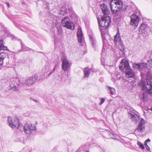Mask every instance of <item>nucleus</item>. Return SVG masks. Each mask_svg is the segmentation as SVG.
<instances>
[{"label": "nucleus", "instance_id": "f257e3e1", "mask_svg": "<svg viewBox=\"0 0 152 152\" xmlns=\"http://www.w3.org/2000/svg\"><path fill=\"white\" fill-rule=\"evenodd\" d=\"M112 12L115 14L123 9V2L121 0H112L110 3Z\"/></svg>", "mask_w": 152, "mask_h": 152}, {"label": "nucleus", "instance_id": "f03ea898", "mask_svg": "<svg viewBox=\"0 0 152 152\" xmlns=\"http://www.w3.org/2000/svg\"><path fill=\"white\" fill-rule=\"evenodd\" d=\"M111 22L110 17L109 16H102L101 20H98L99 29L101 32L104 29H107L110 26Z\"/></svg>", "mask_w": 152, "mask_h": 152}, {"label": "nucleus", "instance_id": "7ed1b4c3", "mask_svg": "<svg viewBox=\"0 0 152 152\" xmlns=\"http://www.w3.org/2000/svg\"><path fill=\"white\" fill-rule=\"evenodd\" d=\"M152 77L147 75L146 78V81L141 85V88L149 94L152 95Z\"/></svg>", "mask_w": 152, "mask_h": 152}, {"label": "nucleus", "instance_id": "20e7f679", "mask_svg": "<svg viewBox=\"0 0 152 152\" xmlns=\"http://www.w3.org/2000/svg\"><path fill=\"white\" fill-rule=\"evenodd\" d=\"M8 121L9 123V125L12 128H17L20 130L23 128L22 125L20 124L18 119L16 117H15L13 119L10 117L8 118Z\"/></svg>", "mask_w": 152, "mask_h": 152}, {"label": "nucleus", "instance_id": "39448f33", "mask_svg": "<svg viewBox=\"0 0 152 152\" xmlns=\"http://www.w3.org/2000/svg\"><path fill=\"white\" fill-rule=\"evenodd\" d=\"M69 19L67 17H65L61 21L62 26L68 29L73 30L75 28V25L73 23L69 21Z\"/></svg>", "mask_w": 152, "mask_h": 152}, {"label": "nucleus", "instance_id": "423d86ee", "mask_svg": "<svg viewBox=\"0 0 152 152\" xmlns=\"http://www.w3.org/2000/svg\"><path fill=\"white\" fill-rule=\"evenodd\" d=\"M130 24L135 28H136L139 24V17L135 14H133L130 16Z\"/></svg>", "mask_w": 152, "mask_h": 152}, {"label": "nucleus", "instance_id": "0eeeda50", "mask_svg": "<svg viewBox=\"0 0 152 152\" xmlns=\"http://www.w3.org/2000/svg\"><path fill=\"white\" fill-rule=\"evenodd\" d=\"M129 61L125 59H123L119 65V69L121 70L124 71V69L126 70L130 69Z\"/></svg>", "mask_w": 152, "mask_h": 152}, {"label": "nucleus", "instance_id": "6e6552de", "mask_svg": "<svg viewBox=\"0 0 152 152\" xmlns=\"http://www.w3.org/2000/svg\"><path fill=\"white\" fill-rule=\"evenodd\" d=\"M100 7L102 13H103L102 16H109L110 13V11L107 5L103 4L101 5Z\"/></svg>", "mask_w": 152, "mask_h": 152}, {"label": "nucleus", "instance_id": "1a4fd4ad", "mask_svg": "<svg viewBox=\"0 0 152 152\" xmlns=\"http://www.w3.org/2000/svg\"><path fill=\"white\" fill-rule=\"evenodd\" d=\"M125 73V76L128 78H133L135 76V72L130 67V69L126 70Z\"/></svg>", "mask_w": 152, "mask_h": 152}, {"label": "nucleus", "instance_id": "9d476101", "mask_svg": "<svg viewBox=\"0 0 152 152\" xmlns=\"http://www.w3.org/2000/svg\"><path fill=\"white\" fill-rule=\"evenodd\" d=\"M23 128L25 132L27 134L31 130H34L35 129V126L31 124H26Z\"/></svg>", "mask_w": 152, "mask_h": 152}, {"label": "nucleus", "instance_id": "9b49d317", "mask_svg": "<svg viewBox=\"0 0 152 152\" xmlns=\"http://www.w3.org/2000/svg\"><path fill=\"white\" fill-rule=\"evenodd\" d=\"M77 37L78 42L79 43L82 42V37L83 34L82 33V30L80 27H79L78 29L77 32Z\"/></svg>", "mask_w": 152, "mask_h": 152}, {"label": "nucleus", "instance_id": "f8f14e48", "mask_svg": "<svg viewBox=\"0 0 152 152\" xmlns=\"http://www.w3.org/2000/svg\"><path fill=\"white\" fill-rule=\"evenodd\" d=\"M37 79V77L36 76L30 77L27 80V84L28 85H32L34 84Z\"/></svg>", "mask_w": 152, "mask_h": 152}, {"label": "nucleus", "instance_id": "ddd939ff", "mask_svg": "<svg viewBox=\"0 0 152 152\" xmlns=\"http://www.w3.org/2000/svg\"><path fill=\"white\" fill-rule=\"evenodd\" d=\"M69 66V63L68 61L64 58L62 61V69L64 71H66L68 68Z\"/></svg>", "mask_w": 152, "mask_h": 152}, {"label": "nucleus", "instance_id": "4468645a", "mask_svg": "<svg viewBox=\"0 0 152 152\" xmlns=\"http://www.w3.org/2000/svg\"><path fill=\"white\" fill-rule=\"evenodd\" d=\"M144 124V122H140L137 128V129L138 132H142L143 131V130L145 129Z\"/></svg>", "mask_w": 152, "mask_h": 152}, {"label": "nucleus", "instance_id": "2eb2a0df", "mask_svg": "<svg viewBox=\"0 0 152 152\" xmlns=\"http://www.w3.org/2000/svg\"><path fill=\"white\" fill-rule=\"evenodd\" d=\"M148 28L147 25L144 24H142L140 27L139 31L142 33H145L147 31Z\"/></svg>", "mask_w": 152, "mask_h": 152}, {"label": "nucleus", "instance_id": "dca6fc26", "mask_svg": "<svg viewBox=\"0 0 152 152\" xmlns=\"http://www.w3.org/2000/svg\"><path fill=\"white\" fill-rule=\"evenodd\" d=\"M114 42L115 44L121 42L120 37V34L118 31L114 37Z\"/></svg>", "mask_w": 152, "mask_h": 152}, {"label": "nucleus", "instance_id": "f3484780", "mask_svg": "<svg viewBox=\"0 0 152 152\" xmlns=\"http://www.w3.org/2000/svg\"><path fill=\"white\" fill-rule=\"evenodd\" d=\"M143 66V64H134L133 65V67L134 69H137L139 70L141 69Z\"/></svg>", "mask_w": 152, "mask_h": 152}, {"label": "nucleus", "instance_id": "a211bd4d", "mask_svg": "<svg viewBox=\"0 0 152 152\" xmlns=\"http://www.w3.org/2000/svg\"><path fill=\"white\" fill-rule=\"evenodd\" d=\"M115 45L117 46L120 50L122 51H124V47L122 42L117 43L115 44Z\"/></svg>", "mask_w": 152, "mask_h": 152}, {"label": "nucleus", "instance_id": "6ab92c4d", "mask_svg": "<svg viewBox=\"0 0 152 152\" xmlns=\"http://www.w3.org/2000/svg\"><path fill=\"white\" fill-rule=\"evenodd\" d=\"M140 100L146 101L148 99L147 94L146 93H142L140 96Z\"/></svg>", "mask_w": 152, "mask_h": 152}, {"label": "nucleus", "instance_id": "aec40b11", "mask_svg": "<svg viewBox=\"0 0 152 152\" xmlns=\"http://www.w3.org/2000/svg\"><path fill=\"white\" fill-rule=\"evenodd\" d=\"M5 47L3 44V40H0V51L5 49Z\"/></svg>", "mask_w": 152, "mask_h": 152}, {"label": "nucleus", "instance_id": "412c9836", "mask_svg": "<svg viewBox=\"0 0 152 152\" xmlns=\"http://www.w3.org/2000/svg\"><path fill=\"white\" fill-rule=\"evenodd\" d=\"M7 56V53L4 52L1 53H0V59H2L4 60L6 57Z\"/></svg>", "mask_w": 152, "mask_h": 152}, {"label": "nucleus", "instance_id": "4be33fe9", "mask_svg": "<svg viewBox=\"0 0 152 152\" xmlns=\"http://www.w3.org/2000/svg\"><path fill=\"white\" fill-rule=\"evenodd\" d=\"M107 89L109 90H110V93L112 94H113L114 93H115V89L113 88H111L109 86H108L107 87Z\"/></svg>", "mask_w": 152, "mask_h": 152}, {"label": "nucleus", "instance_id": "5701e85b", "mask_svg": "<svg viewBox=\"0 0 152 152\" xmlns=\"http://www.w3.org/2000/svg\"><path fill=\"white\" fill-rule=\"evenodd\" d=\"M90 73V70H85L84 71V76L86 77H88Z\"/></svg>", "mask_w": 152, "mask_h": 152}, {"label": "nucleus", "instance_id": "b1692460", "mask_svg": "<svg viewBox=\"0 0 152 152\" xmlns=\"http://www.w3.org/2000/svg\"><path fill=\"white\" fill-rule=\"evenodd\" d=\"M137 144L139 146L140 148L142 149H144V146L140 142H138Z\"/></svg>", "mask_w": 152, "mask_h": 152}, {"label": "nucleus", "instance_id": "393cba45", "mask_svg": "<svg viewBox=\"0 0 152 152\" xmlns=\"http://www.w3.org/2000/svg\"><path fill=\"white\" fill-rule=\"evenodd\" d=\"M104 101H105V99L104 98H101V102L99 103V104L100 105H101L102 104H103L104 102Z\"/></svg>", "mask_w": 152, "mask_h": 152}, {"label": "nucleus", "instance_id": "a878e982", "mask_svg": "<svg viewBox=\"0 0 152 152\" xmlns=\"http://www.w3.org/2000/svg\"><path fill=\"white\" fill-rule=\"evenodd\" d=\"M150 140L149 139H148L146 140L144 142V145H147V142H150Z\"/></svg>", "mask_w": 152, "mask_h": 152}, {"label": "nucleus", "instance_id": "bb28decb", "mask_svg": "<svg viewBox=\"0 0 152 152\" xmlns=\"http://www.w3.org/2000/svg\"><path fill=\"white\" fill-rule=\"evenodd\" d=\"M3 60L2 59H0V65H2L3 64Z\"/></svg>", "mask_w": 152, "mask_h": 152}, {"label": "nucleus", "instance_id": "cd10ccee", "mask_svg": "<svg viewBox=\"0 0 152 152\" xmlns=\"http://www.w3.org/2000/svg\"><path fill=\"white\" fill-rule=\"evenodd\" d=\"M148 62L152 66V59L148 60Z\"/></svg>", "mask_w": 152, "mask_h": 152}, {"label": "nucleus", "instance_id": "c85d7f7f", "mask_svg": "<svg viewBox=\"0 0 152 152\" xmlns=\"http://www.w3.org/2000/svg\"><path fill=\"white\" fill-rule=\"evenodd\" d=\"M131 117L134 119H135V118H136V117H135V115H134L133 114L131 115Z\"/></svg>", "mask_w": 152, "mask_h": 152}, {"label": "nucleus", "instance_id": "c756f323", "mask_svg": "<svg viewBox=\"0 0 152 152\" xmlns=\"http://www.w3.org/2000/svg\"><path fill=\"white\" fill-rule=\"evenodd\" d=\"M145 148H146V149L149 151L150 150V148L147 145H147H145Z\"/></svg>", "mask_w": 152, "mask_h": 152}, {"label": "nucleus", "instance_id": "7c9ffc66", "mask_svg": "<svg viewBox=\"0 0 152 152\" xmlns=\"http://www.w3.org/2000/svg\"><path fill=\"white\" fill-rule=\"evenodd\" d=\"M6 4L7 5V6L8 7H9L10 6V4L8 3H6Z\"/></svg>", "mask_w": 152, "mask_h": 152}, {"label": "nucleus", "instance_id": "2f4dec72", "mask_svg": "<svg viewBox=\"0 0 152 152\" xmlns=\"http://www.w3.org/2000/svg\"><path fill=\"white\" fill-rule=\"evenodd\" d=\"M59 31L60 32H61L62 31V29H59V30H58V31L59 32Z\"/></svg>", "mask_w": 152, "mask_h": 152}]
</instances>
